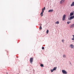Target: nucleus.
Returning <instances> with one entry per match:
<instances>
[{
	"label": "nucleus",
	"instance_id": "3",
	"mask_svg": "<svg viewBox=\"0 0 74 74\" xmlns=\"http://www.w3.org/2000/svg\"><path fill=\"white\" fill-rule=\"evenodd\" d=\"M62 73L64 74H67V72H66V71L65 70H62Z\"/></svg>",
	"mask_w": 74,
	"mask_h": 74
},
{
	"label": "nucleus",
	"instance_id": "22",
	"mask_svg": "<svg viewBox=\"0 0 74 74\" xmlns=\"http://www.w3.org/2000/svg\"><path fill=\"white\" fill-rule=\"evenodd\" d=\"M62 41L63 42H64V41L63 40H62Z\"/></svg>",
	"mask_w": 74,
	"mask_h": 74
},
{
	"label": "nucleus",
	"instance_id": "14",
	"mask_svg": "<svg viewBox=\"0 0 74 74\" xmlns=\"http://www.w3.org/2000/svg\"><path fill=\"white\" fill-rule=\"evenodd\" d=\"M72 36H73V38H72V40H74V35H72Z\"/></svg>",
	"mask_w": 74,
	"mask_h": 74
},
{
	"label": "nucleus",
	"instance_id": "8",
	"mask_svg": "<svg viewBox=\"0 0 74 74\" xmlns=\"http://www.w3.org/2000/svg\"><path fill=\"white\" fill-rule=\"evenodd\" d=\"M53 10H48V12H53Z\"/></svg>",
	"mask_w": 74,
	"mask_h": 74
},
{
	"label": "nucleus",
	"instance_id": "19",
	"mask_svg": "<svg viewBox=\"0 0 74 74\" xmlns=\"http://www.w3.org/2000/svg\"><path fill=\"white\" fill-rule=\"evenodd\" d=\"M51 73H53V71H53V69H51Z\"/></svg>",
	"mask_w": 74,
	"mask_h": 74
},
{
	"label": "nucleus",
	"instance_id": "16",
	"mask_svg": "<svg viewBox=\"0 0 74 74\" xmlns=\"http://www.w3.org/2000/svg\"><path fill=\"white\" fill-rule=\"evenodd\" d=\"M49 32V31L47 29L46 32L47 34H48V33Z\"/></svg>",
	"mask_w": 74,
	"mask_h": 74
},
{
	"label": "nucleus",
	"instance_id": "9",
	"mask_svg": "<svg viewBox=\"0 0 74 74\" xmlns=\"http://www.w3.org/2000/svg\"><path fill=\"white\" fill-rule=\"evenodd\" d=\"M71 7H72V6H74V2H73L72 3L71 5Z\"/></svg>",
	"mask_w": 74,
	"mask_h": 74
},
{
	"label": "nucleus",
	"instance_id": "11",
	"mask_svg": "<svg viewBox=\"0 0 74 74\" xmlns=\"http://www.w3.org/2000/svg\"><path fill=\"white\" fill-rule=\"evenodd\" d=\"M56 67H54L53 69V70L54 71V70H56Z\"/></svg>",
	"mask_w": 74,
	"mask_h": 74
},
{
	"label": "nucleus",
	"instance_id": "17",
	"mask_svg": "<svg viewBox=\"0 0 74 74\" xmlns=\"http://www.w3.org/2000/svg\"><path fill=\"white\" fill-rule=\"evenodd\" d=\"M63 58H66V55H63Z\"/></svg>",
	"mask_w": 74,
	"mask_h": 74
},
{
	"label": "nucleus",
	"instance_id": "23",
	"mask_svg": "<svg viewBox=\"0 0 74 74\" xmlns=\"http://www.w3.org/2000/svg\"><path fill=\"white\" fill-rule=\"evenodd\" d=\"M17 74H19V73H18Z\"/></svg>",
	"mask_w": 74,
	"mask_h": 74
},
{
	"label": "nucleus",
	"instance_id": "18",
	"mask_svg": "<svg viewBox=\"0 0 74 74\" xmlns=\"http://www.w3.org/2000/svg\"><path fill=\"white\" fill-rule=\"evenodd\" d=\"M71 23V22L69 21V22H67V24H69V23Z\"/></svg>",
	"mask_w": 74,
	"mask_h": 74
},
{
	"label": "nucleus",
	"instance_id": "10",
	"mask_svg": "<svg viewBox=\"0 0 74 74\" xmlns=\"http://www.w3.org/2000/svg\"><path fill=\"white\" fill-rule=\"evenodd\" d=\"M74 15V13H73L71 12L70 14V16H73Z\"/></svg>",
	"mask_w": 74,
	"mask_h": 74
},
{
	"label": "nucleus",
	"instance_id": "6",
	"mask_svg": "<svg viewBox=\"0 0 74 74\" xmlns=\"http://www.w3.org/2000/svg\"><path fill=\"white\" fill-rule=\"evenodd\" d=\"M74 27V24H72L70 26V27L71 28H73V27Z\"/></svg>",
	"mask_w": 74,
	"mask_h": 74
},
{
	"label": "nucleus",
	"instance_id": "7",
	"mask_svg": "<svg viewBox=\"0 0 74 74\" xmlns=\"http://www.w3.org/2000/svg\"><path fill=\"white\" fill-rule=\"evenodd\" d=\"M70 47V48H74V45H71L70 46H69Z\"/></svg>",
	"mask_w": 74,
	"mask_h": 74
},
{
	"label": "nucleus",
	"instance_id": "13",
	"mask_svg": "<svg viewBox=\"0 0 74 74\" xmlns=\"http://www.w3.org/2000/svg\"><path fill=\"white\" fill-rule=\"evenodd\" d=\"M40 66L41 67H44V65L42 64H40Z\"/></svg>",
	"mask_w": 74,
	"mask_h": 74
},
{
	"label": "nucleus",
	"instance_id": "4",
	"mask_svg": "<svg viewBox=\"0 0 74 74\" xmlns=\"http://www.w3.org/2000/svg\"><path fill=\"white\" fill-rule=\"evenodd\" d=\"M66 14H64L63 17H62V21H64L65 20V18H66Z\"/></svg>",
	"mask_w": 74,
	"mask_h": 74
},
{
	"label": "nucleus",
	"instance_id": "1",
	"mask_svg": "<svg viewBox=\"0 0 74 74\" xmlns=\"http://www.w3.org/2000/svg\"><path fill=\"white\" fill-rule=\"evenodd\" d=\"M45 10V7H44V8H42V12L40 14V15H41V16H43V13L44 12V10Z\"/></svg>",
	"mask_w": 74,
	"mask_h": 74
},
{
	"label": "nucleus",
	"instance_id": "2",
	"mask_svg": "<svg viewBox=\"0 0 74 74\" xmlns=\"http://www.w3.org/2000/svg\"><path fill=\"white\" fill-rule=\"evenodd\" d=\"M33 61V58H31L30 59L29 61L31 63H32Z\"/></svg>",
	"mask_w": 74,
	"mask_h": 74
},
{
	"label": "nucleus",
	"instance_id": "5",
	"mask_svg": "<svg viewBox=\"0 0 74 74\" xmlns=\"http://www.w3.org/2000/svg\"><path fill=\"white\" fill-rule=\"evenodd\" d=\"M64 1H65V0H61L60 2V4H62V3H63Z\"/></svg>",
	"mask_w": 74,
	"mask_h": 74
},
{
	"label": "nucleus",
	"instance_id": "21",
	"mask_svg": "<svg viewBox=\"0 0 74 74\" xmlns=\"http://www.w3.org/2000/svg\"><path fill=\"white\" fill-rule=\"evenodd\" d=\"M40 26H41L42 25V24H41V23H40Z\"/></svg>",
	"mask_w": 74,
	"mask_h": 74
},
{
	"label": "nucleus",
	"instance_id": "15",
	"mask_svg": "<svg viewBox=\"0 0 74 74\" xmlns=\"http://www.w3.org/2000/svg\"><path fill=\"white\" fill-rule=\"evenodd\" d=\"M39 29H40V30H42V27H41V26L40 27Z\"/></svg>",
	"mask_w": 74,
	"mask_h": 74
},
{
	"label": "nucleus",
	"instance_id": "20",
	"mask_svg": "<svg viewBox=\"0 0 74 74\" xmlns=\"http://www.w3.org/2000/svg\"><path fill=\"white\" fill-rule=\"evenodd\" d=\"M42 49H44V47H42Z\"/></svg>",
	"mask_w": 74,
	"mask_h": 74
},
{
	"label": "nucleus",
	"instance_id": "12",
	"mask_svg": "<svg viewBox=\"0 0 74 74\" xmlns=\"http://www.w3.org/2000/svg\"><path fill=\"white\" fill-rule=\"evenodd\" d=\"M55 23L56 24H59V21H57Z\"/></svg>",
	"mask_w": 74,
	"mask_h": 74
}]
</instances>
